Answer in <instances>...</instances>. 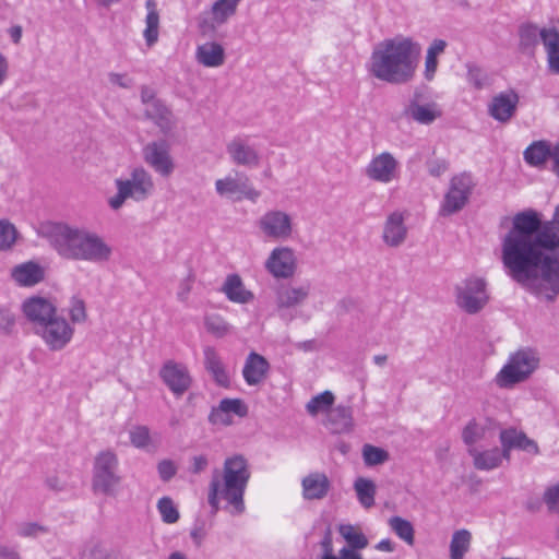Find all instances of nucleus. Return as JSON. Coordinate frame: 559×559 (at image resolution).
I'll return each mask as SVG.
<instances>
[{"label":"nucleus","mask_w":559,"mask_h":559,"mask_svg":"<svg viewBox=\"0 0 559 559\" xmlns=\"http://www.w3.org/2000/svg\"><path fill=\"white\" fill-rule=\"evenodd\" d=\"M539 249H559V204L550 221L543 222L539 213L531 209L516 213L501 240V257L524 253V262L532 261Z\"/></svg>","instance_id":"nucleus-1"},{"label":"nucleus","mask_w":559,"mask_h":559,"mask_svg":"<svg viewBox=\"0 0 559 559\" xmlns=\"http://www.w3.org/2000/svg\"><path fill=\"white\" fill-rule=\"evenodd\" d=\"M420 51V45L411 37L384 39L372 50L369 71L380 81L406 84L415 76Z\"/></svg>","instance_id":"nucleus-2"},{"label":"nucleus","mask_w":559,"mask_h":559,"mask_svg":"<svg viewBox=\"0 0 559 559\" xmlns=\"http://www.w3.org/2000/svg\"><path fill=\"white\" fill-rule=\"evenodd\" d=\"M557 250H536L530 262L521 260L524 253L501 257L508 275L537 296L552 301L559 295V253Z\"/></svg>","instance_id":"nucleus-3"},{"label":"nucleus","mask_w":559,"mask_h":559,"mask_svg":"<svg viewBox=\"0 0 559 559\" xmlns=\"http://www.w3.org/2000/svg\"><path fill=\"white\" fill-rule=\"evenodd\" d=\"M45 234L50 246L64 260L102 264L111 259V246L87 228L55 223L46 227Z\"/></svg>","instance_id":"nucleus-4"},{"label":"nucleus","mask_w":559,"mask_h":559,"mask_svg":"<svg viewBox=\"0 0 559 559\" xmlns=\"http://www.w3.org/2000/svg\"><path fill=\"white\" fill-rule=\"evenodd\" d=\"M250 475L248 462L242 455L227 457L222 471H213L207 493L213 514L219 510L221 500L233 508V513L241 514L245 511L243 496Z\"/></svg>","instance_id":"nucleus-5"},{"label":"nucleus","mask_w":559,"mask_h":559,"mask_svg":"<svg viewBox=\"0 0 559 559\" xmlns=\"http://www.w3.org/2000/svg\"><path fill=\"white\" fill-rule=\"evenodd\" d=\"M116 194L108 199L111 210H120L128 200L136 203L148 200L155 192L153 176L144 167L139 166L124 178L115 179Z\"/></svg>","instance_id":"nucleus-6"},{"label":"nucleus","mask_w":559,"mask_h":559,"mask_svg":"<svg viewBox=\"0 0 559 559\" xmlns=\"http://www.w3.org/2000/svg\"><path fill=\"white\" fill-rule=\"evenodd\" d=\"M122 483L119 459L112 450H103L93 462L92 489L95 493L116 497Z\"/></svg>","instance_id":"nucleus-7"},{"label":"nucleus","mask_w":559,"mask_h":559,"mask_svg":"<svg viewBox=\"0 0 559 559\" xmlns=\"http://www.w3.org/2000/svg\"><path fill=\"white\" fill-rule=\"evenodd\" d=\"M538 353L532 348H522L509 357L496 377L500 388H509L526 380L538 367Z\"/></svg>","instance_id":"nucleus-8"},{"label":"nucleus","mask_w":559,"mask_h":559,"mask_svg":"<svg viewBox=\"0 0 559 559\" xmlns=\"http://www.w3.org/2000/svg\"><path fill=\"white\" fill-rule=\"evenodd\" d=\"M456 305L466 313H478L487 305L489 295L483 277L471 276L455 287Z\"/></svg>","instance_id":"nucleus-9"},{"label":"nucleus","mask_w":559,"mask_h":559,"mask_svg":"<svg viewBox=\"0 0 559 559\" xmlns=\"http://www.w3.org/2000/svg\"><path fill=\"white\" fill-rule=\"evenodd\" d=\"M215 190L221 197L239 202L249 200L253 203L258 201L261 192L250 182L249 177L243 173H235L215 181Z\"/></svg>","instance_id":"nucleus-10"},{"label":"nucleus","mask_w":559,"mask_h":559,"mask_svg":"<svg viewBox=\"0 0 559 559\" xmlns=\"http://www.w3.org/2000/svg\"><path fill=\"white\" fill-rule=\"evenodd\" d=\"M475 182L468 173H462L452 177L449 191L441 204L440 214L448 216L461 211L467 203Z\"/></svg>","instance_id":"nucleus-11"},{"label":"nucleus","mask_w":559,"mask_h":559,"mask_svg":"<svg viewBox=\"0 0 559 559\" xmlns=\"http://www.w3.org/2000/svg\"><path fill=\"white\" fill-rule=\"evenodd\" d=\"M261 234L274 241H285L292 238L294 224L292 216L281 210L266 211L257 222Z\"/></svg>","instance_id":"nucleus-12"},{"label":"nucleus","mask_w":559,"mask_h":559,"mask_svg":"<svg viewBox=\"0 0 559 559\" xmlns=\"http://www.w3.org/2000/svg\"><path fill=\"white\" fill-rule=\"evenodd\" d=\"M35 334L41 337L50 350H61L71 342L74 329L64 318L56 316L47 323L35 328Z\"/></svg>","instance_id":"nucleus-13"},{"label":"nucleus","mask_w":559,"mask_h":559,"mask_svg":"<svg viewBox=\"0 0 559 559\" xmlns=\"http://www.w3.org/2000/svg\"><path fill=\"white\" fill-rule=\"evenodd\" d=\"M142 156L145 164L164 178L170 177L175 170L170 147L165 140L147 143L142 150Z\"/></svg>","instance_id":"nucleus-14"},{"label":"nucleus","mask_w":559,"mask_h":559,"mask_svg":"<svg viewBox=\"0 0 559 559\" xmlns=\"http://www.w3.org/2000/svg\"><path fill=\"white\" fill-rule=\"evenodd\" d=\"M365 175L372 181L388 185L399 179L400 163L390 152H382L370 159Z\"/></svg>","instance_id":"nucleus-15"},{"label":"nucleus","mask_w":559,"mask_h":559,"mask_svg":"<svg viewBox=\"0 0 559 559\" xmlns=\"http://www.w3.org/2000/svg\"><path fill=\"white\" fill-rule=\"evenodd\" d=\"M264 267L275 278L293 277L297 270L295 251L289 247L274 248L265 260Z\"/></svg>","instance_id":"nucleus-16"},{"label":"nucleus","mask_w":559,"mask_h":559,"mask_svg":"<svg viewBox=\"0 0 559 559\" xmlns=\"http://www.w3.org/2000/svg\"><path fill=\"white\" fill-rule=\"evenodd\" d=\"M159 377L177 397L183 395L192 383L188 368L174 360H167L162 366Z\"/></svg>","instance_id":"nucleus-17"},{"label":"nucleus","mask_w":559,"mask_h":559,"mask_svg":"<svg viewBox=\"0 0 559 559\" xmlns=\"http://www.w3.org/2000/svg\"><path fill=\"white\" fill-rule=\"evenodd\" d=\"M559 29L556 27L539 28L534 23H523L519 27V49L526 55H533L542 41L544 46L548 39H551Z\"/></svg>","instance_id":"nucleus-18"},{"label":"nucleus","mask_w":559,"mask_h":559,"mask_svg":"<svg viewBox=\"0 0 559 559\" xmlns=\"http://www.w3.org/2000/svg\"><path fill=\"white\" fill-rule=\"evenodd\" d=\"M226 152L229 159L236 166L255 168L260 165V154L258 150L250 145L247 138L235 136L226 145Z\"/></svg>","instance_id":"nucleus-19"},{"label":"nucleus","mask_w":559,"mask_h":559,"mask_svg":"<svg viewBox=\"0 0 559 559\" xmlns=\"http://www.w3.org/2000/svg\"><path fill=\"white\" fill-rule=\"evenodd\" d=\"M520 96L514 90H507L498 93L488 105V114L496 121L509 122L515 115Z\"/></svg>","instance_id":"nucleus-20"},{"label":"nucleus","mask_w":559,"mask_h":559,"mask_svg":"<svg viewBox=\"0 0 559 559\" xmlns=\"http://www.w3.org/2000/svg\"><path fill=\"white\" fill-rule=\"evenodd\" d=\"M311 292L310 283L301 285L282 284L275 293V304L277 311H284L301 306L309 297Z\"/></svg>","instance_id":"nucleus-21"},{"label":"nucleus","mask_w":559,"mask_h":559,"mask_svg":"<svg viewBox=\"0 0 559 559\" xmlns=\"http://www.w3.org/2000/svg\"><path fill=\"white\" fill-rule=\"evenodd\" d=\"M406 215L400 211L390 213L382 228V240L391 248H397L402 246L408 234V228L405 224Z\"/></svg>","instance_id":"nucleus-22"},{"label":"nucleus","mask_w":559,"mask_h":559,"mask_svg":"<svg viewBox=\"0 0 559 559\" xmlns=\"http://www.w3.org/2000/svg\"><path fill=\"white\" fill-rule=\"evenodd\" d=\"M23 312L34 329L47 323L57 316L56 307L43 297H32L24 301Z\"/></svg>","instance_id":"nucleus-23"},{"label":"nucleus","mask_w":559,"mask_h":559,"mask_svg":"<svg viewBox=\"0 0 559 559\" xmlns=\"http://www.w3.org/2000/svg\"><path fill=\"white\" fill-rule=\"evenodd\" d=\"M501 451L504 454L506 461H510V453L512 449L537 454L539 452L537 443L530 439L524 432L515 428H508L500 431Z\"/></svg>","instance_id":"nucleus-24"},{"label":"nucleus","mask_w":559,"mask_h":559,"mask_svg":"<svg viewBox=\"0 0 559 559\" xmlns=\"http://www.w3.org/2000/svg\"><path fill=\"white\" fill-rule=\"evenodd\" d=\"M404 114L420 124H431L436 119L440 118L442 111L436 103H419L418 93L414 94V97L409 100L405 107Z\"/></svg>","instance_id":"nucleus-25"},{"label":"nucleus","mask_w":559,"mask_h":559,"mask_svg":"<svg viewBox=\"0 0 559 559\" xmlns=\"http://www.w3.org/2000/svg\"><path fill=\"white\" fill-rule=\"evenodd\" d=\"M269 371V361L262 355L251 352L245 360L242 377L248 385H259L264 382Z\"/></svg>","instance_id":"nucleus-26"},{"label":"nucleus","mask_w":559,"mask_h":559,"mask_svg":"<svg viewBox=\"0 0 559 559\" xmlns=\"http://www.w3.org/2000/svg\"><path fill=\"white\" fill-rule=\"evenodd\" d=\"M302 497L306 500H322L331 489V481L324 473L313 472L301 480Z\"/></svg>","instance_id":"nucleus-27"},{"label":"nucleus","mask_w":559,"mask_h":559,"mask_svg":"<svg viewBox=\"0 0 559 559\" xmlns=\"http://www.w3.org/2000/svg\"><path fill=\"white\" fill-rule=\"evenodd\" d=\"M325 426L332 433H348L354 428L353 409L349 406L332 407L325 419Z\"/></svg>","instance_id":"nucleus-28"},{"label":"nucleus","mask_w":559,"mask_h":559,"mask_svg":"<svg viewBox=\"0 0 559 559\" xmlns=\"http://www.w3.org/2000/svg\"><path fill=\"white\" fill-rule=\"evenodd\" d=\"M204 368L219 386L227 388L230 384L229 373L223 364L218 352L213 346L203 348Z\"/></svg>","instance_id":"nucleus-29"},{"label":"nucleus","mask_w":559,"mask_h":559,"mask_svg":"<svg viewBox=\"0 0 559 559\" xmlns=\"http://www.w3.org/2000/svg\"><path fill=\"white\" fill-rule=\"evenodd\" d=\"M467 453L472 456L473 465L478 471L496 469L500 467L503 460H506L503 452L497 447L486 450L467 448Z\"/></svg>","instance_id":"nucleus-30"},{"label":"nucleus","mask_w":559,"mask_h":559,"mask_svg":"<svg viewBox=\"0 0 559 559\" xmlns=\"http://www.w3.org/2000/svg\"><path fill=\"white\" fill-rule=\"evenodd\" d=\"M11 275L21 286H34L44 280V269L29 261L14 266Z\"/></svg>","instance_id":"nucleus-31"},{"label":"nucleus","mask_w":559,"mask_h":559,"mask_svg":"<svg viewBox=\"0 0 559 559\" xmlns=\"http://www.w3.org/2000/svg\"><path fill=\"white\" fill-rule=\"evenodd\" d=\"M146 118L151 119L164 134L170 133L176 127V119L171 110L162 102L154 103L145 108Z\"/></svg>","instance_id":"nucleus-32"},{"label":"nucleus","mask_w":559,"mask_h":559,"mask_svg":"<svg viewBox=\"0 0 559 559\" xmlns=\"http://www.w3.org/2000/svg\"><path fill=\"white\" fill-rule=\"evenodd\" d=\"M195 58L204 67H219L225 61L224 48L214 41L204 43L198 47Z\"/></svg>","instance_id":"nucleus-33"},{"label":"nucleus","mask_w":559,"mask_h":559,"mask_svg":"<svg viewBox=\"0 0 559 559\" xmlns=\"http://www.w3.org/2000/svg\"><path fill=\"white\" fill-rule=\"evenodd\" d=\"M554 145L545 140L535 141L528 145L524 153V160L534 167L544 166L547 159H551Z\"/></svg>","instance_id":"nucleus-34"},{"label":"nucleus","mask_w":559,"mask_h":559,"mask_svg":"<svg viewBox=\"0 0 559 559\" xmlns=\"http://www.w3.org/2000/svg\"><path fill=\"white\" fill-rule=\"evenodd\" d=\"M223 292L226 297L237 304H248L253 300L254 296L251 292L247 290L239 275H228Z\"/></svg>","instance_id":"nucleus-35"},{"label":"nucleus","mask_w":559,"mask_h":559,"mask_svg":"<svg viewBox=\"0 0 559 559\" xmlns=\"http://www.w3.org/2000/svg\"><path fill=\"white\" fill-rule=\"evenodd\" d=\"M147 14L145 17V29L143 37L148 47H152L158 40L159 35V13L155 0H146Z\"/></svg>","instance_id":"nucleus-36"},{"label":"nucleus","mask_w":559,"mask_h":559,"mask_svg":"<svg viewBox=\"0 0 559 559\" xmlns=\"http://www.w3.org/2000/svg\"><path fill=\"white\" fill-rule=\"evenodd\" d=\"M472 534L469 531L462 528L455 531L450 542V559H463L469 550Z\"/></svg>","instance_id":"nucleus-37"},{"label":"nucleus","mask_w":559,"mask_h":559,"mask_svg":"<svg viewBox=\"0 0 559 559\" xmlns=\"http://www.w3.org/2000/svg\"><path fill=\"white\" fill-rule=\"evenodd\" d=\"M354 489L364 508L370 509L374 506L376 485L371 479L358 477L354 483Z\"/></svg>","instance_id":"nucleus-38"},{"label":"nucleus","mask_w":559,"mask_h":559,"mask_svg":"<svg viewBox=\"0 0 559 559\" xmlns=\"http://www.w3.org/2000/svg\"><path fill=\"white\" fill-rule=\"evenodd\" d=\"M389 526L391 530L407 545L413 546L415 543V531L413 524L401 518V516H392L389 520Z\"/></svg>","instance_id":"nucleus-39"},{"label":"nucleus","mask_w":559,"mask_h":559,"mask_svg":"<svg viewBox=\"0 0 559 559\" xmlns=\"http://www.w3.org/2000/svg\"><path fill=\"white\" fill-rule=\"evenodd\" d=\"M335 396L331 391H324L313 396L306 405L307 412L311 416H316L319 413L329 412L332 408Z\"/></svg>","instance_id":"nucleus-40"},{"label":"nucleus","mask_w":559,"mask_h":559,"mask_svg":"<svg viewBox=\"0 0 559 559\" xmlns=\"http://www.w3.org/2000/svg\"><path fill=\"white\" fill-rule=\"evenodd\" d=\"M486 432V427L475 419H472L467 423L462 431L463 442L468 448H476V443L484 439Z\"/></svg>","instance_id":"nucleus-41"},{"label":"nucleus","mask_w":559,"mask_h":559,"mask_svg":"<svg viewBox=\"0 0 559 559\" xmlns=\"http://www.w3.org/2000/svg\"><path fill=\"white\" fill-rule=\"evenodd\" d=\"M240 0H217L212 7L213 20L222 24L231 16L237 9Z\"/></svg>","instance_id":"nucleus-42"},{"label":"nucleus","mask_w":559,"mask_h":559,"mask_svg":"<svg viewBox=\"0 0 559 559\" xmlns=\"http://www.w3.org/2000/svg\"><path fill=\"white\" fill-rule=\"evenodd\" d=\"M340 534L343 536V538L354 549H364L368 545V540L366 536L356 530L353 525L346 524L341 525Z\"/></svg>","instance_id":"nucleus-43"},{"label":"nucleus","mask_w":559,"mask_h":559,"mask_svg":"<svg viewBox=\"0 0 559 559\" xmlns=\"http://www.w3.org/2000/svg\"><path fill=\"white\" fill-rule=\"evenodd\" d=\"M362 459L367 466H376L389 461L390 455L382 448L365 444L362 448Z\"/></svg>","instance_id":"nucleus-44"},{"label":"nucleus","mask_w":559,"mask_h":559,"mask_svg":"<svg viewBox=\"0 0 559 559\" xmlns=\"http://www.w3.org/2000/svg\"><path fill=\"white\" fill-rule=\"evenodd\" d=\"M204 325L206 331L216 337H224L231 331V326L218 314L206 316Z\"/></svg>","instance_id":"nucleus-45"},{"label":"nucleus","mask_w":559,"mask_h":559,"mask_svg":"<svg viewBox=\"0 0 559 559\" xmlns=\"http://www.w3.org/2000/svg\"><path fill=\"white\" fill-rule=\"evenodd\" d=\"M467 82L476 90H484L490 85V79L486 71L476 64L468 63Z\"/></svg>","instance_id":"nucleus-46"},{"label":"nucleus","mask_w":559,"mask_h":559,"mask_svg":"<svg viewBox=\"0 0 559 559\" xmlns=\"http://www.w3.org/2000/svg\"><path fill=\"white\" fill-rule=\"evenodd\" d=\"M17 238V230L9 221L0 219V250H9Z\"/></svg>","instance_id":"nucleus-47"},{"label":"nucleus","mask_w":559,"mask_h":559,"mask_svg":"<svg viewBox=\"0 0 559 559\" xmlns=\"http://www.w3.org/2000/svg\"><path fill=\"white\" fill-rule=\"evenodd\" d=\"M157 509L163 522L174 524L179 520V511L169 497H163L157 502Z\"/></svg>","instance_id":"nucleus-48"},{"label":"nucleus","mask_w":559,"mask_h":559,"mask_svg":"<svg viewBox=\"0 0 559 559\" xmlns=\"http://www.w3.org/2000/svg\"><path fill=\"white\" fill-rule=\"evenodd\" d=\"M545 49L549 70L555 74H559V31L551 39L547 40Z\"/></svg>","instance_id":"nucleus-49"},{"label":"nucleus","mask_w":559,"mask_h":559,"mask_svg":"<svg viewBox=\"0 0 559 559\" xmlns=\"http://www.w3.org/2000/svg\"><path fill=\"white\" fill-rule=\"evenodd\" d=\"M130 442L136 449H145L151 442V433L147 426L138 425L131 428L130 432Z\"/></svg>","instance_id":"nucleus-50"},{"label":"nucleus","mask_w":559,"mask_h":559,"mask_svg":"<svg viewBox=\"0 0 559 559\" xmlns=\"http://www.w3.org/2000/svg\"><path fill=\"white\" fill-rule=\"evenodd\" d=\"M218 405L230 416L245 417L248 414V407L240 399H223Z\"/></svg>","instance_id":"nucleus-51"},{"label":"nucleus","mask_w":559,"mask_h":559,"mask_svg":"<svg viewBox=\"0 0 559 559\" xmlns=\"http://www.w3.org/2000/svg\"><path fill=\"white\" fill-rule=\"evenodd\" d=\"M69 316L73 323H81L86 320L85 304L82 299L78 297L71 299Z\"/></svg>","instance_id":"nucleus-52"},{"label":"nucleus","mask_w":559,"mask_h":559,"mask_svg":"<svg viewBox=\"0 0 559 559\" xmlns=\"http://www.w3.org/2000/svg\"><path fill=\"white\" fill-rule=\"evenodd\" d=\"M209 421L212 425L229 426L233 424V418L218 405L212 408L209 415Z\"/></svg>","instance_id":"nucleus-53"},{"label":"nucleus","mask_w":559,"mask_h":559,"mask_svg":"<svg viewBox=\"0 0 559 559\" xmlns=\"http://www.w3.org/2000/svg\"><path fill=\"white\" fill-rule=\"evenodd\" d=\"M17 535L22 537H35L41 533H46V528L35 522L21 523L17 526Z\"/></svg>","instance_id":"nucleus-54"},{"label":"nucleus","mask_w":559,"mask_h":559,"mask_svg":"<svg viewBox=\"0 0 559 559\" xmlns=\"http://www.w3.org/2000/svg\"><path fill=\"white\" fill-rule=\"evenodd\" d=\"M157 472L163 481H169L177 473V466L171 460H162L157 465Z\"/></svg>","instance_id":"nucleus-55"},{"label":"nucleus","mask_w":559,"mask_h":559,"mask_svg":"<svg viewBox=\"0 0 559 559\" xmlns=\"http://www.w3.org/2000/svg\"><path fill=\"white\" fill-rule=\"evenodd\" d=\"M544 501L550 511L559 513V483L545 491Z\"/></svg>","instance_id":"nucleus-56"},{"label":"nucleus","mask_w":559,"mask_h":559,"mask_svg":"<svg viewBox=\"0 0 559 559\" xmlns=\"http://www.w3.org/2000/svg\"><path fill=\"white\" fill-rule=\"evenodd\" d=\"M15 325L14 314L5 308H0V332L10 333Z\"/></svg>","instance_id":"nucleus-57"},{"label":"nucleus","mask_w":559,"mask_h":559,"mask_svg":"<svg viewBox=\"0 0 559 559\" xmlns=\"http://www.w3.org/2000/svg\"><path fill=\"white\" fill-rule=\"evenodd\" d=\"M428 171L433 177H440L449 168V163L445 159H430L427 162Z\"/></svg>","instance_id":"nucleus-58"},{"label":"nucleus","mask_w":559,"mask_h":559,"mask_svg":"<svg viewBox=\"0 0 559 559\" xmlns=\"http://www.w3.org/2000/svg\"><path fill=\"white\" fill-rule=\"evenodd\" d=\"M108 80L112 85H117L121 88H131L134 84L133 80L127 74L110 72Z\"/></svg>","instance_id":"nucleus-59"},{"label":"nucleus","mask_w":559,"mask_h":559,"mask_svg":"<svg viewBox=\"0 0 559 559\" xmlns=\"http://www.w3.org/2000/svg\"><path fill=\"white\" fill-rule=\"evenodd\" d=\"M207 465H209V460H207L206 455H204V454L194 455L191 457V465H190L189 471L192 474L198 475V474L204 472L207 468Z\"/></svg>","instance_id":"nucleus-60"},{"label":"nucleus","mask_w":559,"mask_h":559,"mask_svg":"<svg viewBox=\"0 0 559 559\" xmlns=\"http://www.w3.org/2000/svg\"><path fill=\"white\" fill-rule=\"evenodd\" d=\"M438 69V57L430 56L426 53L425 60V71L424 75L427 81H431L435 78V74Z\"/></svg>","instance_id":"nucleus-61"},{"label":"nucleus","mask_w":559,"mask_h":559,"mask_svg":"<svg viewBox=\"0 0 559 559\" xmlns=\"http://www.w3.org/2000/svg\"><path fill=\"white\" fill-rule=\"evenodd\" d=\"M141 102L145 105V108L153 106L154 103L160 100L156 98L155 91L148 86L141 87Z\"/></svg>","instance_id":"nucleus-62"},{"label":"nucleus","mask_w":559,"mask_h":559,"mask_svg":"<svg viewBox=\"0 0 559 559\" xmlns=\"http://www.w3.org/2000/svg\"><path fill=\"white\" fill-rule=\"evenodd\" d=\"M447 47V41L443 39H435L427 49V55L438 57L443 53Z\"/></svg>","instance_id":"nucleus-63"},{"label":"nucleus","mask_w":559,"mask_h":559,"mask_svg":"<svg viewBox=\"0 0 559 559\" xmlns=\"http://www.w3.org/2000/svg\"><path fill=\"white\" fill-rule=\"evenodd\" d=\"M552 160V171L559 176V142L554 145V151L551 155Z\"/></svg>","instance_id":"nucleus-64"}]
</instances>
